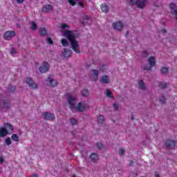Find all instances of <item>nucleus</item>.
Here are the masks:
<instances>
[{
  "label": "nucleus",
  "mask_w": 177,
  "mask_h": 177,
  "mask_svg": "<svg viewBox=\"0 0 177 177\" xmlns=\"http://www.w3.org/2000/svg\"><path fill=\"white\" fill-rule=\"evenodd\" d=\"M97 149H99L100 150L101 149L103 148V143H102V142L97 143Z\"/></svg>",
  "instance_id": "4c0bfd02"
},
{
  "label": "nucleus",
  "mask_w": 177,
  "mask_h": 177,
  "mask_svg": "<svg viewBox=\"0 0 177 177\" xmlns=\"http://www.w3.org/2000/svg\"><path fill=\"white\" fill-rule=\"evenodd\" d=\"M8 91H9V92H11V93H15V92H16V86L9 85L8 86Z\"/></svg>",
  "instance_id": "5701e85b"
},
{
  "label": "nucleus",
  "mask_w": 177,
  "mask_h": 177,
  "mask_svg": "<svg viewBox=\"0 0 177 177\" xmlns=\"http://www.w3.org/2000/svg\"><path fill=\"white\" fill-rule=\"evenodd\" d=\"M148 62L149 63V66L154 67L156 66V57H149L148 58Z\"/></svg>",
  "instance_id": "f3484780"
},
{
  "label": "nucleus",
  "mask_w": 177,
  "mask_h": 177,
  "mask_svg": "<svg viewBox=\"0 0 177 177\" xmlns=\"http://www.w3.org/2000/svg\"><path fill=\"white\" fill-rule=\"evenodd\" d=\"M156 177H160V175L156 174Z\"/></svg>",
  "instance_id": "864d4df0"
},
{
  "label": "nucleus",
  "mask_w": 177,
  "mask_h": 177,
  "mask_svg": "<svg viewBox=\"0 0 177 177\" xmlns=\"http://www.w3.org/2000/svg\"><path fill=\"white\" fill-rule=\"evenodd\" d=\"M102 84H110V78L107 75H103L101 77Z\"/></svg>",
  "instance_id": "dca6fc26"
},
{
  "label": "nucleus",
  "mask_w": 177,
  "mask_h": 177,
  "mask_svg": "<svg viewBox=\"0 0 177 177\" xmlns=\"http://www.w3.org/2000/svg\"><path fill=\"white\" fill-rule=\"evenodd\" d=\"M138 85H139L140 89H142L143 91H145V89H146V87L145 86V82H143V80H139Z\"/></svg>",
  "instance_id": "412c9836"
},
{
  "label": "nucleus",
  "mask_w": 177,
  "mask_h": 177,
  "mask_svg": "<svg viewBox=\"0 0 177 177\" xmlns=\"http://www.w3.org/2000/svg\"><path fill=\"white\" fill-rule=\"evenodd\" d=\"M77 121L75 118H71V124L72 125H75V124H77Z\"/></svg>",
  "instance_id": "f704fd0d"
},
{
  "label": "nucleus",
  "mask_w": 177,
  "mask_h": 177,
  "mask_svg": "<svg viewBox=\"0 0 177 177\" xmlns=\"http://www.w3.org/2000/svg\"><path fill=\"white\" fill-rule=\"evenodd\" d=\"M159 88H161L162 89H165L168 86V84L167 83H164L162 82H160L158 83Z\"/></svg>",
  "instance_id": "4be33fe9"
},
{
  "label": "nucleus",
  "mask_w": 177,
  "mask_h": 177,
  "mask_svg": "<svg viewBox=\"0 0 177 177\" xmlns=\"http://www.w3.org/2000/svg\"><path fill=\"white\" fill-rule=\"evenodd\" d=\"M85 19H86V20H88V21H91V17L88 15H85Z\"/></svg>",
  "instance_id": "c03bdc74"
},
{
  "label": "nucleus",
  "mask_w": 177,
  "mask_h": 177,
  "mask_svg": "<svg viewBox=\"0 0 177 177\" xmlns=\"http://www.w3.org/2000/svg\"><path fill=\"white\" fill-rule=\"evenodd\" d=\"M5 161V160L3 159V158L0 157V163L2 164V162H3Z\"/></svg>",
  "instance_id": "49530a36"
},
{
  "label": "nucleus",
  "mask_w": 177,
  "mask_h": 177,
  "mask_svg": "<svg viewBox=\"0 0 177 177\" xmlns=\"http://www.w3.org/2000/svg\"><path fill=\"white\" fill-rule=\"evenodd\" d=\"M142 57H147L149 56V53L147 50H144L142 53Z\"/></svg>",
  "instance_id": "473e14b6"
},
{
  "label": "nucleus",
  "mask_w": 177,
  "mask_h": 177,
  "mask_svg": "<svg viewBox=\"0 0 177 177\" xmlns=\"http://www.w3.org/2000/svg\"><path fill=\"white\" fill-rule=\"evenodd\" d=\"M113 108L115 111L118 110V104L117 103L113 104Z\"/></svg>",
  "instance_id": "a19ab883"
},
{
  "label": "nucleus",
  "mask_w": 177,
  "mask_h": 177,
  "mask_svg": "<svg viewBox=\"0 0 177 177\" xmlns=\"http://www.w3.org/2000/svg\"><path fill=\"white\" fill-rule=\"evenodd\" d=\"M17 3H23L24 2V0H17Z\"/></svg>",
  "instance_id": "a18cd8bd"
},
{
  "label": "nucleus",
  "mask_w": 177,
  "mask_h": 177,
  "mask_svg": "<svg viewBox=\"0 0 177 177\" xmlns=\"http://www.w3.org/2000/svg\"><path fill=\"white\" fill-rule=\"evenodd\" d=\"M51 10H53V6L50 4L44 5L41 9V12H43V13H49Z\"/></svg>",
  "instance_id": "f8f14e48"
},
{
  "label": "nucleus",
  "mask_w": 177,
  "mask_h": 177,
  "mask_svg": "<svg viewBox=\"0 0 177 177\" xmlns=\"http://www.w3.org/2000/svg\"><path fill=\"white\" fill-rule=\"evenodd\" d=\"M131 120H133V115H132V116H131Z\"/></svg>",
  "instance_id": "5fc2aeb1"
},
{
  "label": "nucleus",
  "mask_w": 177,
  "mask_h": 177,
  "mask_svg": "<svg viewBox=\"0 0 177 177\" xmlns=\"http://www.w3.org/2000/svg\"><path fill=\"white\" fill-rule=\"evenodd\" d=\"M2 172V169H0V174Z\"/></svg>",
  "instance_id": "6e6d98bb"
},
{
  "label": "nucleus",
  "mask_w": 177,
  "mask_h": 177,
  "mask_svg": "<svg viewBox=\"0 0 177 177\" xmlns=\"http://www.w3.org/2000/svg\"><path fill=\"white\" fill-rule=\"evenodd\" d=\"M68 102L70 105V109L73 113L75 111H79V113H82L86 109V105L84 104L82 102H79L77 106H75V98L73 96H68Z\"/></svg>",
  "instance_id": "f03ea898"
},
{
  "label": "nucleus",
  "mask_w": 177,
  "mask_h": 177,
  "mask_svg": "<svg viewBox=\"0 0 177 177\" xmlns=\"http://www.w3.org/2000/svg\"><path fill=\"white\" fill-rule=\"evenodd\" d=\"M102 67L106 70V66L104 65H102Z\"/></svg>",
  "instance_id": "603ef678"
},
{
  "label": "nucleus",
  "mask_w": 177,
  "mask_h": 177,
  "mask_svg": "<svg viewBox=\"0 0 177 177\" xmlns=\"http://www.w3.org/2000/svg\"><path fill=\"white\" fill-rule=\"evenodd\" d=\"M61 43L64 46H68V41L66 39H62Z\"/></svg>",
  "instance_id": "cd10ccee"
},
{
  "label": "nucleus",
  "mask_w": 177,
  "mask_h": 177,
  "mask_svg": "<svg viewBox=\"0 0 177 177\" xmlns=\"http://www.w3.org/2000/svg\"><path fill=\"white\" fill-rule=\"evenodd\" d=\"M143 68L146 71H151V70H153V66H149V65H145Z\"/></svg>",
  "instance_id": "c85d7f7f"
},
{
  "label": "nucleus",
  "mask_w": 177,
  "mask_h": 177,
  "mask_svg": "<svg viewBox=\"0 0 177 177\" xmlns=\"http://www.w3.org/2000/svg\"><path fill=\"white\" fill-rule=\"evenodd\" d=\"M169 8L171 9V10H174V9H176L177 6L176 4L171 3H170Z\"/></svg>",
  "instance_id": "2f4dec72"
},
{
  "label": "nucleus",
  "mask_w": 177,
  "mask_h": 177,
  "mask_svg": "<svg viewBox=\"0 0 177 177\" xmlns=\"http://www.w3.org/2000/svg\"><path fill=\"white\" fill-rule=\"evenodd\" d=\"M71 53H72L71 50L64 48V52L62 53V55H63L64 57L68 59V57H71Z\"/></svg>",
  "instance_id": "ddd939ff"
},
{
  "label": "nucleus",
  "mask_w": 177,
  "mask_h": 177,
  "mask_svg": "<svg viewBox=\"0 0 177 177\" xmlns=\"http://www.w3.org/2000/svg\"><path fill=\"white\" fill-rule=\"evenodd\" d=\"M106 95L108 97H110L111 99H113V93H111V91L109 89H106Z\"/></svg>",
  "instance_id": "bb28decb"
},
{
  "label": "nucleus",
  "mask_w": 177,
  "mask_h": 177,
  "mask_svg": "<svg viewBox=\"0 0 177 177\" xmlns=\"http://www.w3.org/2000/svg\"><path fill=\"white\" fill-rule=\"evenodd\" d=\"M13 37H16V32L13 30L6 31L3 34V38L4 39H6V41H10V39H12Z\"/></svg>",
  "instance_id": "39448f33"
},
{
  "label": "nucleus",
  "mask_w": 177,
  "mask_h": 177,
  "mask_svg": "<svg viewBox=\"0 0 177 177\" xmlns=\"http://www.w3.org/2000/svg\"><path fill=\"white\" fill-rule=\"evenodd\" d=\"M47 42L49 44V45H53V41L50 37L47 38Z\"/></svg>",
  "instance_id": "c9c22d12"
},
{
  "label": "nucleus",
  "mask_w": 177,
  "mask_h": 177,
  "mask_svg": "<svg viewBox=\"0 0 177 177\" xmlns=\"http://www.w3.org/2000/svg\"><path fill=\"white\" fill-rule=\"evenodd\" d=\"M25 82H26V84H28L30 88H32V89H37V88H38V84L34 82V80H32V79H31L30 77H26L25 80Z\"/></svg>",
  "instance_id": "0eeeda50"
},
{
  "label": "nucleus",
  "mask_w": 177,
  "mask_h": 177,
  "mask_svg": "<svg viewBox=\"0 0 177 177\" xmlns=\"http://www.w3.org/2000/svg\"><path fill=\"white\" fill-rule=\"evenodd\" d=\"M98 124H103L104 122V117L102 115H100L97 118Z\"/></svg>",
  "instance_id": "393cba45"
},
{
  "label": "nucleus",
  "mask_w": 177,
  "mask_h": 177,
  "mask_svg": "<svg viewBox=\"0 0 177 177\" xmlns=\"http://www.w3.org/2000/svg\"><path fill=\"white\" fill-rule=\"evenodd\" d=\"M46 82H48V86H52L53 88H55V86H57V84H59L57 80L52 78V75H50L46 80Z\"/></svg>",
  "instance_id": "423d86ee"
},
{
  "label": "nucleus",
  "mask_w": 177,
  "mask_h": 177,
  "mask_svg": "<svg viewBox=\"0 0 177 177\" xmlns=\"http://www.w3.org/2000/svg\"><path fill=\"white\" fill-rule=\"evenodd\" d=\"M4 127H0V138H5L8 135V131H13V126L10 123H5Z\"/></svg>",
  "instance_id": "7ed1b4c3"
},
{
  "label": "nucleus",
  "mask_w": 177,
  "mask_h": 177,
  "mask_svg": "<svg viewBox=\"0 0 177 177\" xmlns=\"http://www.w3.org/2000/svg\"><path fill=\"white\" fill-rule=\"evenodd\" d=\"M6 144L7 146H10V145H12V140H10V138L8 137L6 138Z\"/></svg>",
  "instance_id": "c756f323"
},
{
  "label": "nucleus",
  "mask_w": 177,
  "mask_h": 177,
  "mask_svg": "<svg viewBox=\"0 0 177 177\" xmlns=\"http://www.w3.org/2000/svg\"><path fill=\"white\" fill-rule=\"evenodd\" d=\"M165 97L164 96H162L160 98V103H162V104H164V103H165Z\"/></svg>",
  "instance_id": "e433bc0d"
},
{
  "label": "nucleus",
  "mask_w": 177,
  "mask_h": 177,
  "mask_svg": "<svg viewBox=\"0 0 177 177\" xmlns=\"http://www.w3.org/2000/svg\"><path fill=\"white\" fill-rule=\"evenodd\" d=\"M112 27L115 30H118V31H121V30H122V28H124V24H122V22L119 21L113 23L112 24Z\"/></svg>",
  "instance_id": "6e6552de"
},
{
  "label": "nucleus",
  "mask_w": 177,
  "mask_h": 177,
  "mask_svg": "<svg viewBox=\"0 0 177 177\" xmlns=\"http://www.w3.org/2000/svg\"><path fill=\"white\" fill-rule=\"evenodd\" d=\"M129 32L127 31V32H126V34H125V37H127V36H129Z\"/></svg>",
  "instance_id": "3c124183"
},
{
  "label": "nucleus",
  "mask_w": 177,
  "mask_h": 177,
  "mask_svg": "<svg viewBox=\"0 0 177 177\" xmlns=\"http://www.w3.org/2000/svg\"><path fill=\"white\" fill-rule=\"evenodd\" d=\"M88 95H89V91H88V89L85 88L82 90V96L86 97V96H88Z\"/></svg>",
  "instance_id": "b1692460"
},
{
  "label": "nucleus",
  "mask_w": 177,
  "mask_h": 177,
  "mask_svg": "<svg viewBox=\"0 0 177 177\" xmlns=\"http://www.w3.org/2000/svg\"><path fill=\"white\" fill-rule=\"evenodd\" d=\"M42 115L44 120H55V114H52L49 112L42 113Z\"/></svg>",
  "instance_id": "9b49d317"
},
{
  "label": "nucleus",
  "mask_w": 177,
  "mask_h": 177,
  "mask_svg": "<svg viewBox=\"0 0 177 177\" xmlns=\"http://www.w3.org/2000/svg\"><path fill=\"white\" fill-rule=\"evenodd\" d=\"M129 165L130 166L133 165V160H130Z\"/></svg>",
  "instance_id": "de8ad7c7"
},
{
  "label": "nucleus",
  "mask_w": 177,
  "mask_h": 177,
  "mask_svg": "<svg viewBox=\"0 0 177 177\" xmlns=\"http://www.w3.org/2000/svg\"><path fill=\"white\" fill-rule=\"evenodd\" d=\"M11 139L13 140V142H19L20 140V138L19 136H17V134H12L11 136Z\"/></svg>",
  "instance_id": "aec40b11"
},
{
  "label": "nucleus",
  "mask_w": 177,
  "mask_h": 177,
  "mask_svg": "<svg viewBox=\"0 0 177 177\" xmlns=\"http://www.w3.org/2000/svg\"><path fill=\"white\" fill-rule=\"evenodd\" d=\"M131 5H136L139 9H143L147 5V0H130Z\"/></svg>",
  "instance_id": "20e7f679"
},
{
  "label": "nucleus",
  "mask_w": 177,
  "mask_h": 177,
  "mask_svg": "<svg viewBox=\"0 0 177 177\" xmlns=\"http://www.w3.org/2000/svg\"><path fill=\"white\" fill-rule=\"evenodd\" d=\"M40 73H48L49 71V64L48 62H44L42 66L39 68Z\"/></svg>",
  "instance_id": "1a4fd4ad"
},
{
  "label": "nucleus",
  "mask_w": 177,
  "mask_h": 177,
  "mask_svg": "<svg viewBox=\"0 0 177 177\" xmlns=\"http://www.w3.org/2000/svg\"><path fill=\"white\" fill-rule=\"evenodd\" d=\"M124 153H125V150H124L123 149H120L119 151L120 156H123Z\"/></svg>",
  "instance_id": "ea45409f"
},
{
  "label": "nucleus",
  "mask_w": 177,
  "mask_h": 177,
  "mask_svg": "<svg viewBox=\"0 0 177 177\" xmlns=\"http://www.w3.org/2000/svg\"><path fill=\"white\" fill-rule=\"evenodd\" d=\"M160 71L162 74L165 75L167 74V73H168V71H169V69L167 67H162V68H160Z\"/></svg>",
  "instance_id": "a878e982"
},
{
  "label": "nucleus",
  "mask_w": 177,
  "mask_h": 177,
  "mask_svg": "<svg viewBox=\"0 0 177 177\" xmlns=\"http://www.w3.org/2000/svg\"><path fill=\"white\" fill-rule=\"evenodd\" d=\"M162 32H163V34L167 33V29H162Z\"/></svg>",
  "instance_id": "8fccbe9b"
},
{
  "label": "nucleus",
  "mask_w": 177,
  "mask_h": 177,
  "mask_svg": "<svg viewBox=\"0 0 177 177\" xmlns=\"http://www.w3.org/2000/svg\"><path fill=\"white\" fill-rule=\"evenodd\" d=\"M63 36L65 38H67L69 42L71 43V46L73 52H76V53H81V51H80V44H78L77 37H75V35L72 30H64Z\"/></svg>",
  "instance_id": "f257e3e1"
},
{
  "label": "nucleus",
  "mask_w": 177,
  "mask_h": 177,
  "mask_svg": "<svg viewBox=\"0 0 177 177\" xmlns=\"http://www.w3.org/2000/svg\"><path fill=\"white\" fill-rule=\"evenodd\" d=\"M89 158H90L91 161H92L93 162H96V161H97V160H99V156L95 153H92L90 155Z\"/></svg>",
  "instance_id": "2eb2a0df"
},
{
  "label": "nucleus",
  "mask_w": 177,
  "mask_h": 177,
  "mask_svg": "<svg viewBox=\"0 0 177 177\" xmlns=\"http://www.w3.org/2000/svg\"><path fill=\"white\" fill-rule=\"evenodd\" d=\"M31 24H32L31 30H37V24H35V22L34 21H32Z\"/></svg>",
  "instance_id": "7c9ffc66"
},
{
  "label": "nucleus",
  "mask_w": 177,
  "mask_h": 177,
  "mask_svg": "<svg viewBox=\"0 0 177 177\" xmlns=\"http://www.w3.org/2000/svg\"><path fill=\"white\" fill-rule=\"evenodd\" d=\"M79 6L80 8H84V3H82V1L79 2Z\"/></svg>",
  "instance_id": "37998d69"
},
{
  "label": "nucleus",
  "mask_w": 177,
  "mask_h": 177,
  "mask_svg": "<svg viewBox=\"0 0 177 177\" xmlns=\"http://www.w3.org/2000/svg\"><path fill=\"white\" fill-rule=\"evenodd\" d=\"M100 8L101 10L104 12V13H107V12H109V6H107L106 3H102Z\"/></svg>",
  "instance_id": "a211bd4d"
},
{
  "label": "nucleus",
  "mask_w": 177,
  "mask_h": 177,
  "mask_svg": "<svg viewBox=\"0 0 177 177\" xmlns=\"http://www.w3.org/2000/svg\"><path fill=\"white\" fill-rule=\"evenodd\" d=\"M31 177H39V176H38V174H34L31 176Z\"/></svg>",
  "instance_id": "09e8293b"
},
{
  "label": "nucleus",
  "mask_w": 177,
  "mask_h": 177,
  "mask_svg": "<svg viewBox=\"0 0 177 177\" xmlns=\"http://www.w3.org/2000/svg\"><path fill=\"white\" fill-rule=\"evenodd\" d=\"M39 32L41 37H45V35H46L47 34V31L46 29H45V28H40L39 29Z\"/></svg>",
  "instance_id": "6ab92c4d"
},
{
  "label": "nucleus",
  "mask_w": 177,
  "mask_h": 177,
  "mask_svg": "<svg viewBox=\"0 0 177 177\" xmlns=\"http://www.w3.org/2000/svg\"><path fill=\"white\" fill-rule=\"evenodd\" d=\"M91 71L93 73V81H97V80H99V71L96 69H92Z\"/></svg>",
  "instance_id": "4468645a"
},
{
  "label": "nucleus",
  "mask_w": 177,
  "mask_h": 177,
  "mask_svg": "<svg viewBox=\"0 0 177 177\" xmlns=\"http://www.w3.org/2000/svg\"><path fill=\"white\" fill-rule=\"evenodd\" d=\"M10 53L11 55H15L16 53V50L15 48H12Z\"/></svg>",
  "instance_id": "79ce46f5"
},
{
  "label": "nucleus",
  "mask_w": 177,
  "mask_h": 177,
  "mask_svg": "<svg viewBox=\"0 0 177 177\" xmlns=\"http://www.w3.org/2000/svg\"><path fill=\"white\" fill-rule=\"evenodd\" d=\"M165 146L167 149H175L176 142L171 140H167L165 142Z\"/></svg>",
  "instance_id": "9d476101"
},
{
  "label": "nucleus",
  "mask_w": 177,
  "mask_h": 177,
  "mask_svg": "<svg viewBox=\"0 0 177 177\" xmlns=\"http://www.w3.org/2000/svg\"><path fill=\"white\" fill-rule=\"evenodd\" d=\"M77 0H68V3H70V5H71L72 6H74L75 5V3H77Z\"/></svg>",
  "instance_id": "72a5a7b5"
},
{
  "label": "nucleus",
  "mask_w": 177,
  "mask_h": 177,
  "mask_svg": "<svg viewBox=\"0 0 177 177\" xmlns=\"http://www.w3.org/2000/svg\"><path fill=\"white\" fill-rule=\"evenodd\" d=\"M61 28L62 30H64V28H68V25H67V24H62L61 26Z\"/></svg>",
  "instance_id": "58836bf2"
}]
</instances>
